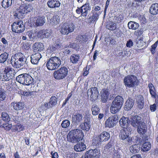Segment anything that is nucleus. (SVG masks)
Segmentation results:
<instances>
[{"label":"nucleus","instance_id":"obj_1","mask_svg":"<svg viewBox=\"0 0 158 158\" xmlns=\"http://www.w3.org/2000/svg\"><path fill=\"white\" fill-rule=\"evenodd\" d=\"M22 56L21 53H19L11 57L10 60V64L14 68H23L25 67L27 59Z\"/></svg>","mask_w":158,"mask_h":158},{"label":"nucleus","instance_id":"obj_2","mask_svg":"<svg viewBox=\"0 0 158 158\" xmlns=\"http://www.w3.org/2000/svg\"><path fill=\"white\" fill-rule=\"evenodd\" d=\"M123 102L124 99L122 96H116L113 101L110 107L111 113L114 114L118 111L122 107Z\"/></svg>","mask_w":158,"mask_h":158},{"label":"nucleus","instance_id":"obj_3","mask_svg":"<svg viewBox=\"0 0 158 158\" xmlns=\"http://www.w3.org/2000/svg\"><path fill=\"white\" fill-rule=\"evenodd\" d=\"M61 64L60 58L56 56L52 57L48 60L46 63L47 69L49 70H54L58 68Z\"/></svg>","mask_w":158,"mask_h":158},{"label":"nucleus","instance_id":"obj_4","mask_svg":"<svg viewBox=\"0 0 158 158\" xmlns=\"http://www.w3.org/2000/svg\"><path fill=\"white\" fill-rule=\"evenodd\" d=\"M16 80L17 81L24 85H29L32 84L34 79L30 75L24 73L17 77Z\"/></svg>","mask_w":158,"mask_h":158},{"label":"nucleus","instance_id":"obj_5","mask_svg":"<svg viewBox=\"0 0 158 158\" xmlns=\"http://www.w3.org/2000/svg\"><path fill=\"white\" fill-rule=\"evenodd\" d=\"M68 71V69L67 68L65 67H61L54 72L53 73L54 77L56 80L62 79L67 76Z\"/></svg>","mask_w":158,"mask_h":158},{"label":"nucleus","instance_id":"obj_6","mask_svg":"<svg viewBox=\"0 0 158 158\" xmlns=\"http://www.w3.org/2000/svg\"><path fill=\"white\" fill-rule=\"evenodd\" d=\"M125 86L129 87H132L138 84V80L136 77L133 75H128L125 77L124 79Z\"/></svg>","mask_w":158,"mask_h":158},{"label":"nucleus","instance_id":"obj_7","mask_svg":"<svg viewBox=\"0 0 158 158\" xmlns=\"http://www.w3.org/2000/svg\"><path fill=\"white\" fill-rule=\"evenodd\" d=\"M75 28V26L73 23L67 25V23H64L60 30L61 33L64 35H67L69 33L73 31Z\"/></svg>","mask_w":158,"mask_h":158},{"label":"nucleus","instance_id":"obj_8","mask_svg":"<svg viewBox=\"0 0 158 158\" xmlns=\"http://www.w3.org/2000/svg\"><path fill=\"white\" fill-rule=\"evenodd\" d=\"M11 27L12 31L15 33H20L23 32L25 30L23 22L21 20L17 23H14L11 25Z\"/></svg>","mask_w":158,"mask_h":158},{"label":"nucleus","instance_id":"obj_9","mask_svg":"<svg viewBox=\"0 0 158 158\" xmlns=\"http://www.w3.org/2000/svg\"><path fill=\"white\" fill-rule=\"evenodd\" d=\"M130 121V124L135 128H137L141 124H144V122L141 117L136 115L131 117Z\"/></svg>","mask_w":158,"mask_h":158},{"label":"nucleus","instance_id":"obj_10","mask_svg":"<svg viewBox=\"0 0 158 158\" xmlns=\"http://www.w3.org/2000/svg\"><path fill=\"white\" fill-rule=\"evenodd\" d=\"M99 154L100 152L97 149H91L87 151L81 158H98Z\"/></svg>","mask_w":158,"mask_h":158},{"label":"nucleus","instance_id":"obj_11","mask_svg":"<svg viewBox=\"0 0 158 158\" xmlns=\"http://www.w3.org/2000/svg\"><path fill=\"white\" fill-rule=\"evenodd\" d=\"M88 96H90V100L92 101H95L97 100L99 95V92L97 88L96 87H92L87 91Z\"/></svg>","mask_w":158,"mask_h":158},{"label":"nucleus","instance_id":"obj_12","mask_svg":"<svg viewBox=\"0 0 158 158\" xmlns=\"http://www.w3.org/2000/svg\"><path fill=\"white\" fill-rule=\"evenodd\" d=\"M128 132L127 129H123L120 131V138L123 140H125V143H126L131 140V139L129 137Z\"/></svg>","mask_w":158,"mask_h":158},{"label":"nucleus","instance_id":"obj_13","mask_svg":"<svg viewBox=\"0 0 158 158\" xmlns=\"http://www.w3.org/2000/svg\"><path fill=\"white\" fill-rule=\"evenodd\" d=\"M109 85L108 83L105 84L104 87L102 91L101 100L103 102H106L107 101L109 96Z\"/></svg>","mask_w":158,"mask_h":158},{"label":"nucleus","instance_id":"obj_14","mask_svg":"<svg viewBox=\"0 0 158 158\" xmlns=\"http://www.w3.org/2000/svg\"><path fill=\"white\" fill-rule=\"evenodd\" d=\"M130 118L129 119L128 117L124 116L122 117L119 121L120 126L124 129H127L130 124Z\"/></svg>","mask_w":158,"mask_h":158},{"label":"nucleus","instance_id":"obj_15","mask_svg":"<svg viewBox=\"0 0 158 158\" xmlns=\"http://www.w3.org/2000/svg\"><path fill=\"white\" fill-rule=\"evenodd\" d=\"M45 22V19L43 17L38 16L34 19V25L35 27L42 26Z\"/></svg>","mask_w":158,"mask_h":158},{"label":"nucleus","instance_id":"obj_16","mask_svg":"<svg viewBox=\"0 0 158 158\" xmlns=\"http://www.w3.org/2000/svg\"><path fill=\"white\" fill-rule=\"evenodd\" d=\"M42 57V56L39 52H37L32 55L31 56V61L33 64H38L40 59Z\"/></svg>","mask_w":158,"mask_h":158},{"label":"nucleus","instance_id":"obj_17","mask_svg":"<svg viewBox=\"0 0 158 158\" xmlns=\"http://www.w3.org/2000/svg\"><path fill=\"white\" fill-rule=\"evenodd\" d=\"M70 133L73 134L80 140H82L84 135L82 131L78 129L72 130L70 132Z\"/></svg>","mask_w":158,"mask_h":158},{"label":"nucleus","instance_id":"obj_18","mask_svg":"<svg viewBox=\"0 0 158 158\" xmlns=\"http://www.w3.org/2000/svg\"><path fill=\"white\" fill-rule=\"evenodd\" d=\"M134 105V100L131 98H129L125 103L124 109L125 110H130Z\"/></svg>","mask_w":158,"mask_h":158},{"label":"nucleus","instance_id":"obj_19","mask_svg":"<svg viewBox=\"0 0 158 158\" xmlns=\"http://www.w3.org/2000/svg\"><path fill=\"white\" fill-rule=\"evenodd\" d=\"M47 5L50 8H55L59 7L60 5V3L58 0H50L47 2Z\"/></svg>","mask_w":158,"mask_h":158},{"label":"nucleus","instance_id":"obj_20","mask_svg":"<svg viewBox=\"0 0 158 158\" xmlns=\"http://www.w3.org/2000/svg\"><path fill=\"white\" fill-rule=\"evenodd\" d=\"M93 13V14L91 16L89 17L88 19V23H94L96 22L98 19L99 16L101 13L100 12H95Z\"/></svg>","mask_w":158,"mask_h":158},{"label":"nucleus","instance_id":"obj_21","mask_svg":"<svg viewBox=\"0 0 158 158\" xmlns=\"http://www.w3.org/2000/svg\"><path fill=\"white\" fill-rule=\"evenodd\" d=\"M24 103L21 102H12L10 104L11 107L13 109L19 110L22 109L24 107Z\"/></svg>","mask_w":158,"mask_h":158},{"label":"nucleus","instance_id":"obj_22","mask_svg":"<svg viewBox=\"0 0 158 158\" xmlns=\"http://www.w3.org/2000/svg\"><path fill=\"white\" fill-rule=\"evenodd\" d=\"M22 6H20L19 9L15 11L14 16L15 17V18L20 19L23 18V15L25 13L24 10L22 9Z\"/></svg>","mask_w":158,"mask_h":158},{"label":"nucleus","instance_id":"obj_23","mask_svg":"<svg viewBox=\"0 0 158 158\" xmlns=\"http://www.w3.org/2000/svg\"><path fill=\"white\" fill-rule=\"evenodd\" d=\"M43 44L40 42H36L32 46V49L35 52H38L43 50Z\"/></svg>","mask_w":158,"mask_h":158},{"label":"nucleus","instance_id":"obj_24","mask_svg":"<svg viewBox=\"0 0 158 158\" xmlns=\"http://www.w3.org/2000/svg\"><path fill=\"white\" fill-rule=\"evenodd\" d=\"M83 115L78 113H76L75 115L72 116V121L74 123L77 124L82 120Z\"/></svg>","mask_w":158,"mask_h":158},{"label":"nucleus","instance_id":"obj_25","mask_svg":"<svg viewBox=\"0 0 158 158\" xmlns=\"http://www.w3.org/2000/svg\"><path fill=\"white\" fill-rule=\"evenodd\" d=\"M74 149L77 152H81L85 150L86 148L85 145L83 143H79L74 146Z\"/></svg>","mask_w":158,"mask_h":158},{"label":"nucleus","instance_id":"obj_26","mask_svg":"<svg viewBox=\"0 0 158 158\" xmlns=\"http://www.w3.org/2000/svg\"><path fill=\"white\" fill-rule=\"evenodd\" d=\"M149 11L151 14L154 15L158 14V4H152L150 8Z\"/></svg>","mask_w":158,"mask_h":158},{"label":"nucleus","instance_id":"obj_27","mask_svg":"<svg viewBox=\"0 0 158 158\" xmlns=\"http://www.w3.org/2000/svg\"><path fill=\"white\" fill-rule=\"evenodd\" d=\"M137 132L139 134H145L147 131V127L145 123L144 122V124H141L140 126L137 127Z\"/></svg>","mask_w":158,"mask_h":158},{"label":"nucleus","instance_id":"obj_28","mask_svg":"<svg viewBox=\"0 0 158 158\" xmlns=\"http://www.w3.org/2000/svg\"><path fill=\"white\" fill-rule=\"evenodd\" d=\"M5 73H7L10 76L12 79H13L15 76L14 70V69L11 68L10 66L6 67L4 71Z\"/></svg>","mask_w":158,"mask_h":158},{"label":"nucleus","instance_id":"obj_29","mask_svg":"<svg viewBox=\"0 0 158 158\" xmlns=\"http://www.w3.org/2000/svg\"><path fill=\"white\" fill-rule=\"evenodd\" d=\"M81 15L85 17L86 16L88 11L89 10V7L88 4H85L81 7Z\"/></svg>","mask_w":158,"mask_h":158},{"label":"nucleus","instance_id":"obj_30","mask_svg":"<svg viewBox=\"0 0 158 158\" xmlns=\"http://www.w3.org/2000/svg\"><path fill=\"white\" fill-rule=\"evenodd\" d=\"M67 138L69 141L72 143H75L81 140L73 134H70V133L67 136Z\"/></svg>","mask_w":158,"mask_h":158},{"label":"nucleus","instance_id":"obj_31","mask_svg":"<svg viewBox=\"0 0 158 158\" xmlns=\"http://www.w3.org/2000/svg\"><path fill=\"white\" fill-rule=\"evenodd\" d=\"M80 127L82 130L88 131L90 128V123L84 122L80 125Z\"/></svg>","mask_w":158,"mask_h":158},{"label":"nucleus","instance_id":"obj_32","mask_svg":"<svg viewBox=\"0 0 158 158\" xmlns=\"http://www.w3.org/2000/svg\"><path fill=\"white\" fill-rule=\"evenodd\" d=\"M130 148L131 155L138 152L140 149V147L136 144L132 146Z\"/></svg>","mask_w":158,"mask_h":158},{"label":"nucleus","instance_id":"obj_33","mask_svg":"<svg viewBox=\"0 0 158 158\" xmlns=\"http://www.w3.org/2000/svg\"><path fill=\"white\" fill-rule=\"evenodd\" d=\"M12 4V0H3L1 3L2 7L6 9L10 6Z\"/></svg>","mask_w":158,"mask_h":158},{"label":"nucleus","instance_id":"obj_34","mask_svg":"<svg viewBox=\"0 0 158 158\" xmlns=\"http://www.w3.org/2000/svg\"><path fill=\"white\" fill-rule=\"evenodd\" d=\"M139 26L138 23L132 21H130L128 23V27L129 29L136 30L139 28Z\"/></svg>","mask_w":158,"mask_h":158},{"label":"nucleus","instance_id":"obj_35","mask_svg":"<svg viewBox=\"0 0 158 158\" xmlns=\"http://www.w3.org/2000/svg\"><path fill=\"white\" fill-rule=\"evenodd\" d=\"M151 145L149 142H146L144 143L142 147V150L143 152L148 151L151 148Z\"/></svg>","mask_w":158,"mask_h":158},{"label":"nucleus","instance_id":"obj_36","mask_svg":"<svg viewBox=\"0 0 158 158\" xmlns=\"http://www.w3.org/2000/svg\"><path fill=\"white\" fill-rule=\"evenodd\" d=\"M8 54L6 52L2 53L0 55V63H4L8 57Z\"/></svg>","mask_w":158,"mask_h":158},{"label":"nucleus","instance_id":"obj_37","mask_svg":"<svg viewBox=\"0 0 158 158\" xmlns=\"http://www.w3.org/2000/svg\"><path fill=\"white\" fill-rule=\"evenodd\" d=\"M108 135V133L104 131L99 136L100 137L101 140L105 142L107 141L109 139Z\"/></svg>","mask_w":158,"mask_h":158},{"label":"nucleus","instance_id":"obj_38","mask_svg":"<svg viewBox=\"0 0 158 158\" xmlns=\"http://www.w3.org/2000/svg\"><path fill=\"white\" fill-rule=\"evenodd\" d=\"M79 56L78 55L73 54L70 58V61L73 63H76L78 60L79 59Z\"/></svg>","mask_w":158,"mask_h":158},{"label":"nucleus","instance_id":"obj_39","mask_svg":"<svg viewBox=\"0 0 158 158\" xmlns=\"http://www.w3.org/2000/svg\"><path fill=\"white\" fill-rule=\"evenodd\" d=\"M91 110L93 115H96L99 113V109L96 105H93L92 106Z\"/></svg>","mask_w":158,"mask_h":158},{"label":"nucleus","instance_id":"obj_40","mask_svg":"<svg viewBox=\"0 0 158 158\" xmlns=\"http://www.w3.org/2000/svg\"><path fill=\"white\" fill-rule=\"evenodd\" d=\"M145 45L146 43L141 39H139L136 41V45L139 48H143Z\"/></svg>","mask_w":158,"mask_h":158},{"label":"nucleus","instance_id":"obj_41","mask_svg":"<svg viewBox=\"0 0 158 158\" xmlns=\"http://www.w3.org/2000/svg\"><path fill=\"white\" fill-rule=\"evenodd\" d=\"M2 120L8 122L10 120V118L8 114L5 112H2Z\"/></svg>","mask_w":158,"mask_h":158},{"label":"nucleus","instance_id":"obj_42","mask_svg":"<svg viewBox=\"0 0 158 158\" xmlns=\"http://www.w3.org/2000/svg\"><path fill=\"white\" fill-rule=\"evenodd\" d=\"M57 98L55 96H52L50 98V101L49 102L50 103L52 107L55 106L57 103Z\"/></svg>","mask_w":158,"mask_h":158},{"label":"nucleus","instance_id":"obj_43","mask_svg":"<svg viewBox=\"0 0 158 158\" xmlns=\"http://www.w3.org/2000/svg\"><path fill=\"white\" fill-rule=\"evenodd\" d=\"M70 124V121L68 120H65L62 121L61 126L63 128H65L69 127Z\"/></svg>","mask_w":158,"mask_h":158},{"label":"nucleus","instance_id":"obj_44","mask_svg":"<svg viewBox=\"0 0 158 158\" xmlns=\"http://www.w3.org/2000/svg\"><path fill=\"white\" fill-rule=\"evenodd\" d=\"M6 98L5 93L2 88H0V99L3 100Z\"/></svg>","mask_w":158,"mask_h":158},{"label":"nucleus","instance_id":"obj_45","mask_svg":"<svg viewBox=\"0 0 158 158\" xmlns=\"http://www.w3.org/2000/svg\"><path fill=\"white\" fill-rule=\"evenodd\" d=\"M102 141L101 140L100 137L98 136V137H96L93 140V143L94 145H97Z\"/></svg>","mask_w":158,"mask_h":158},{"label":"nucleus","instance_id":"obj_46","mask_svg":"<svg viewBox=\"0 0 158 158\" xmlns=\"http://www.w3.org/2000/svg\"><path fill=\"white\" fill-rule=\"evenodd\" d=\"M158 43V40L151 46V48L150 50L152 54H153L155 52V49L157 46Z\"/></svg>","mask_w":158,"mask_h":158},{"label":"nucleus","instance_id":"obj_47","mask_svg":"<svg viewBox=\"0 0 158 158\" xmlns=\"http://www.w3.org/2000/svg\"><path fill=\"white\" fill-rule=\"evenodd\" d=\"M109 30H114L116 28V24L112 22L109 23Z\"/></svg>","mask_w":158,"mask_h":158},{"label":"nucleus","instance_id":"obj_48","mask_svg":"<svg viewBox=\"0 0 158 158\" xmlns=\"http://www.w3.org/2000/svg\"><path fill=\"white\" fill-rule=\"evenodd\" d=\"M3 78L5 80L8 81L10 80H11L12 78L10 77V76L9 75V74L7 73H5L3 74Z\"/></svg>","mask_w":158,"mask_h":158},{"label":"nucleus","instance_id":"obj_49","mask_svg":"<svg viewBox=\"0 0 158 158\" xmlns=\"http://www.w3.org/2000/svg\"><path fill=\"white\" fill-rule=\"evenodd\" d=\"M14 128L15 131H20L22 130V126L20 124H17L14 125Z\"/></svg>","mask_w":158,"mask_h":158},{"label":"nucleus","instance_id":"obj_50","mask_svg":"<svg viewBox=\"0 0 158 158\" xmlns=\"http://www.w3.org/2000/svg\"><path fill=\"white\" fill-rule=\"evenodd\" d=\"M109 121H110L112 122H114L117 123L118 122V117L116 115H114L112 117H109Z\"/></svg>","mask_w":158,"mask_h":158},{"label":"nucleus","instance_id":"obj_51","mask_svg":"<svg viewBox=\"0 0 158 158\" xmlns=\"http://www.w3.org/2000/svg\"><path fill=\"white\" fill-rule=\"evenodd\" d=\"M144 102V98L141 95H139L137 96L136 98V102Z\"/></svg>","mask_w":158,"mask_h":158},{"label":"nucleus","instance_id":"obj_52","mask_svg":"<svg viewBox=\"0 0 158 158\" xmlns=\"http://www.w3.org/2000/svg\"><path fill=\"white\" fill-rule=\"evenodd\" d=\"M137 107L139 109H142L144 106V102H136Z\"/></svg>","mask_w":158,"mask_h":158},{"label":"nucleus","instance_id":"obj_53","mask_svg":"<svg viewBox=\"0 0 158 158\" xmlns=\"http://www.w3.org/2000/svg\"><path fill=\"white\" fill-rule=\"evenodd\" d=\"M30 48V45L29 43H23V48L26 50H28Z\"/></svg>","mask_w":158,"mask_h":158},{"label":"nucleus","instance_id":"obj_54","mask_svg":"<svg viewBox=\"0 0 158 158\" xmlns=\"http://www.w3.org/2000/svg\"><path fill=\"white\" fill-rule=\"evenodd\" d=\"M43 37L47 38L50 36V34L48 30H44L43 33Z\"/></svg>","mask_w":158,"mask_h":158},{"label":"nucleus","instance_id":"obj_55","mask_svg":"<svg viewBox=\"0 0 158 158\" xmlns=\"http://www.w3.org/2000/svg\"><path fill=\"white\" fill-rule=\"evenodd\" d=\"M133 43L131 40H129L127 41L126 45L127 47L130 48L133 46Z\"/></svg>","mask_w":158,"mask_h":158},{"label":"nucleus","instance_id":"obj_56","mask_svg":"<svg viewBox=\"0 0 158 158\" xmlns=\"http://www.w3.org/2000/svg\"><path fill=\"white\" fill-rule=\"evenodd\" d=\"M54 17L52 18L50 21V23L52 25H55L57 24V21H56Z\"/></svg>","mask_w":158,"mask_h":158},{"label":"nucleus","instance_id":"obj_57","mask_svg":"<svg viewBox=\"0 0 158 158\" xmlns=\"http://www.w3.org/2000/svg\"><path fill=\"white\" fill-rule=\"evenodd\" d=\"M156 104L154 103L153 105H150V109L151 111L154 112L156 110Z\"/></svg>","mask_w":158,"mask_h":158},{"label":"nucleus","instance_id":"obj_58","mask_svg":"<svg viewBox=\"0 0 158 158\" xmlns=\"http://www.w3.org/2000/svg\"><path fill=\"white\" fill-rule=\"evenodd\" d=\"M135 140L137 143H141L142 141V139L140 138L138 135H137L135 136Z\"/></svg>","mask_w":158,"mask_h":158},{"label":"nucleus","instance_id":"obj_59","mask_svg":"<svg viewBox=\"0 0 158 158\" xmlns=\"http://www.w3.org/2000/svg\"><path fill=\"white\" fill-rule=\"evenodd\" d=\"M30 6L29 5H27L25 6H22V9L24 10L25 11V13H27L28 11L29 12L31 9H29V7Z\"/></svg>","mask_w":158,"mask_h":158},{"label":"nucleus","instance_id":"obj_60","mask_svg":"<svg viewBox=\"0 0 158 158\" xmlns=\"http://www.w3.org/2000/svg\"><path fill=\"white\" fill-rule=\"evenodd\" d=\"M44 31V30L39 31L37 33V37L39 38L41 37L42 35L43 36Z\"/></svg>","mask_w":158,"mask_h":158},{"label":"nucleus","instance_id":"obj_61","mask_svg":"<svg viewBox=\"0 0 158 158\" xmlns=\"http://www.w3.org/2000/svg\"><path fill=\"white\" fill-rule=\"evenodd\" d=\"M150 92L152 97H153L154 98H156L155 89V90H153V89H152L151 90H150Z\"/></svg>","mask_w":158,"mask_h":158},{"label":"nucleus","instance_id":"obj_62","mask_svg":"<svg viewBox=\"0 0 158 158\" xmlns=\"http://www.w3.org/2000/svg\"><path fill=\"white\" fill-rule=\"evenodd\" d=\"M53 152H52L51 153L52 156V158H58V153L56 152H55L54 153H52Z\"/></svg>","mask_w":158,"mask_h":158},{"label":"nucleus","instance_id":"obj_63","mask_svg":"<svg viewBox=\"0 0 158 158\" xmlns=\"http://www.w3.org/2000/svg\"><path fill=\"white\" fill-rule=\"evenodd\" d=\"M100 10V8L98 6H96L94 7V10H93V12H94V11L100 12V11H99Z\"/></svg>","mask_w":158,"mask_h":158},{"label":"nucleus","instance_id":"obj_64","mask_svg":"<svg viewBox=\"0 0 158 158\" xmlns=\"http://www.w3.org/2000/svg\"><path fill=\"white\" fill-rule=\"evenodd\" d=\"M12 127V125L11 124H9L6 126L4 127V128L5 130H9Z\"/></svg>","mask_w":158,"mask_h":158}]
</instances>
